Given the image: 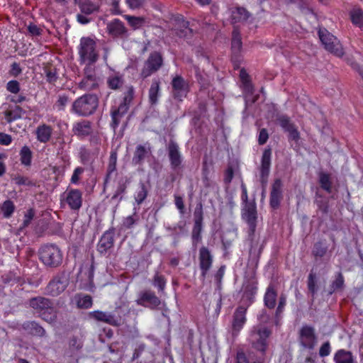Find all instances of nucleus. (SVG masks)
Wrapping results in <instances>:
<instances>
[{
    "mask_svg": "<svg viewBox=\"0 0 363 363\" xmlns=\"http://www.w3.org/2000/svg\"><path fill=\"white\" fill-rule=\"evenodd\" d=\"M34 216H35V212H34L33 209L30 208L26 211V213L24 215V218H23V227H27L30 224V223L33 220Z\"/></svg>",
    "mask_w": 363,
    "mask_h": 363,
    "instance_id": "nucleus-51",
    "label": "nucleus"
},
{
    "mask_svg": "<svg viewBox=\"0 0 363 363\" xmlns=\"http://www.w3.org/2000/svg\"><path fill=\"white\" fill-rule=\"evenodd\" d=\"M319 182L322 189L327 192L330 193L332 189V182L328 174L321 172L319 175Z\"/></svg>",
    "mask_w": 363,
    "mask_h": 363,
    "instance_id": "nucleus-39",
    "label": "nucleus"
},
{
    "mask_svg": "<svg viewBox=\"0 0 363 363\" xmlns=\"http://www.w3.org/2000/svg\"><path fill=\"white\" fill-rule=\"evenodd\" d=\"M53 132L52 126L45 123L39 125L35 130V135L38 141L46 143L51 139Z\"/></svg>",
    "mask_w": 363,
    "mask_h": 363,
    "instance_id": "nucleus-22",
    "label": "nucleus"
},
{
    "mask_svg": "<svg viewBox=\"0 0 363 363\" xmlns=\"http://www.w3.org/2000/svg\"><path fill=\"white\" fill-rule=\"evenodd\" d=\"M135 222V220L134 218L132 216H130L125 219L123 224L126 228H129L133 225Z\"/></svg>",
    "mask_w": 363,
    "mask_h": 363,
    "instance_id": "nucleus-64",
    "label": "nucleus"
},
{
    "mask_svg": "<svg viewBox=\"0 0 363 363\" xmlns=\"http://www.w3.org/2000/svg\"><path fill=\"white\" fill-rule=\"evenodd\" d=\"M162 65V57L159 52L151 53L146 60L144 67L141 71L143 78L150 76L152 73L157 71Z\"/></svg>",
    "mask_w": 363,
    "mask_h": 363,
    "instance_id": "nucleus-8",
    "label": "nucleus"
},
{
    "mask_svg": "<svg viewBox=\"0 0 363 363\" xmlns=\"http://www.w3.org/2000/svg\"><path fill=\"white\" fill-rule=\"evenodd\" d=\"M113 238L109 235L104 234L99 242L98 250L101 253H104L113 246Z\"/></svg>",
    "mask_w": 363,
    "mask_h": 363,
    "instance_id": "nucleus-33",
    "label": "nucleus"
},
{
    "mask_svg": "<svg viewBox=\"0 0 363 363\" xmlns=\"http://www.w3.org/2000/svg\"><path fill=\"white\" fill-rule=\"evenodd\" d=\"M123 18L128 21L129 26L132 27L134 30L139 29L146 22L145 18L142 16L124 15Z\"/></svg>",
    "mask_w": 363,
    "mask_h": 363,
    "instance_id": "nucleus-31",
    "label": "nucleus"
},
{
    "mask_svg": "<svg viewBox=\"0 0 363 363\" xmlns=\"http://www.w3.org/2000/svg\"><path fill=\"white\" fill-rule=\"evenodd\" d=\"M319 38L325 49L338 57H342L344 49L340 40L325 28H320L318 30Z\"/></svg>",
    "mask_w": 363,
    "mask_h": 363,
    "instance_id": "nucleus-5",
    "label": "nucleus"
},
{
    "mask_svg": "<svg viewBox=\"0 0 363 363\" xmlns=\"http://www.w3.org/2000/svg\"><path fill=\"white\" fill-rule=\"evenodd\" d=\"M138 305L145 306V303H148L150 306L155 308L160 304V299L151 291H145L141 293L140 298L136 301Z\"/></svg>",
    "mask_w": 363,
    "mask_h": 363,
    "instance_id": "nucleus-24",
    "label": "nucleus"
},
{
    "mask_svg": "<svg viewBox=\"0 0 363 363\" xmlns=\"http://www.w3.org/2000/svg\"><path fill=\"white\" fill-rule=\"evenodd\" d=\"M68 284L69 280L67 277H56L48 285V293L53 296H58L66 289Z\"/></svg>",
    "mask_w": 363,
    "mask_h": 363,
    "instance_id": "nucleus-12",
    "label": "nucleus"
},
{
    "mask_svg": "<svg viewBox=\"0 0 363 363\" xmlns=\"http://www.w3.org/2000/svg\"><path fill=\"white\" fill-rule=\"evenodd\" d=\"M282 182L279 179H277L272 186V191L270 193V206L273 208H277L279 206L280 201L282 199Z\"/></svg>",
    "mask_w": 363,
    "mask_h": 363,
    "instance_id": "nucleus-14",
    "label": "nucleus"
},
{
    "mask_svg": "<svg viewBox=\"0 0 363 363\" xmlns=\"http://www.w3.org/2000/svg\"><path fill=\"white\" fill-rule=\"evenodd\" d=\"M40 259L50 267H57L62 262V253L60 248L54 245L43 246L39 251Z\"/></svg>",
    "mask_w": 363,
    "mask_h": 363,
    "instance_id": "nucleus-4",
    "label": "nucleus"
},
{
    "mask_svg": "<svg viewBox=\"0 0 363 363\" xmlns=\"http://www.w3.org/2000/svg\"><path fill=\"white\" fill-rule=\"evenodd\" d=\"M242 217L249 227V235L252 236L257 227V214L255 203H245L242 208Z\"/></svg>",
    "mask_w": 363,
    "mask_h": 363,
    "instance_id": "nucleus-6",
    "label": "nucleus"
},
{
    "mask_svg": "<svg viewBox=\"0 0 363 363\" xmlns=\"http://www.w3.org/2000/svg\"><path fill=\"white\" fill-rule=\"evenodd\" d=\"M286 132L289 133L290 139L294 140L295 141L298 140L299 133H298L297 128L295 127V125L292 128L287 130Z\"/></svg>",
    "mask_w": 363,
    "mask_h": 363,
    "instance_id": "nucleus-61",
    "label": "nucleus"
},
{
    "mask_svg": "<svg viewBox=\"0 0 363 363\" xmlns=\"http://www.w3.org/2000/svg\"><path fill=\"white\" fill-rule=\"evenodd\" d=\"M28 30L33 36H38L41 34L42 30L35 24H30Z\"/></svg>",
    "mask_w": 363,
    "mask_h": 363,
    "instance_id": "nucleus-55",
    "label": "nucleus"
},
{
    "mask_svg": "<svg viewBox=\"0 0 363 363\" xmlns=\"http://www.w3.org/2000/svg\"><path fill=\"white\" fill-rule=\"evenodd\" d=\"M236 363H262L259 361H255L253 362H250L249 359L247 358L245 353L242 352H239L237 354L236 357Z\"/></svg>",
    "mask_w": 363,
    "mask_h": 363,
    "instance_id": "nucleus-53",
    "label": "nucleus"
},
{
    "mask_svg": "<svg viewBox=\"0 0 363 363\" xmlns=\"http://www.w3.org/2000/svg\"><path fill=\"white\" fill-rule=\"evenodd\" d=\"M125 3L130 9H138L143 6L145 0H125Z\"/></svg>",
    "mask_w": 363,
    "mask_h": 363,
    "instance_id": "nucleus-46",
    "label": "nucleus"
},
{
    "mask_svg": "<svg viewBox=\"0 0 363 363\" xmlns=\"http://www.w3.org/2000/svg\"><path fill=\"white\" fill-rule=\"evenodd\" d=\"M242 48L241 37L239 32L235 30L233 33L232 50L234 53H238Z\"/></svg>",
    "mask_w": 363,
    "mask_h": 363,
    "instance_id": "nucleus-40",
    "label": "nucleus"
},
{
    "mask_svg": "<svg viewBox=\"0 0 363 363\" xmlns=\"http://www.w3.org/2000/svg\"><path fill=\"white\" fill-rule=\"evenodd\" d=\"M330 345L329 342H326L322 345L319 350V354L320 357H326L328 356L330 353Z\"/></svg>",
    "mask_w": 363,
    "mask_h": 363,
    "instance_id": "nucleus-52",
    "label": "nucleus"
},
{
    "mask_svg": "<svg viewBox=\"0 0 363 363\" xmlns=\"http://www.w3.org/2000/svg\"><path fill=\"white\" fill-rule=\"evenodd\" d=\"M84 171V168H82L81 167H77L74 170V172L71 177V183L74 184H78L79 181L80 179V176L83 174Z\"/></svg>",
    "mask_w": 363,
    "mask_h": 363,
    "instance_id": "nucleus-48",
    "label": "nucleus"
},
{
    "mask_svg": "<svg viewBox=\"0 0 363 363\" xmlns=\"http://www.w3.org/2000/svg\"><path fill=\"white\" fill-rule=\"evenodd\" d=\"M74 301L79 308H89L92 306L91 296L86 294H77L74 296Z\"/></svg>",
    "mask_w": 363,
    "mask_h": 363,
    "instance_id": "nucleus-30",
    "label": "nucleus"
},
{
    "mask_svg": "<svg viewBox=\"0 0 363 363\" xmlns=\"http://www.w3.org/2000/svg\"><path fill=\"white\" fill-rule=\"evenodd\" d=\"M277 121L279 124L283 129H284L285 131L289 130L294 126V125L291 122L289 118L286 116H279L277 118Z\"/></svg>",
    "mask_w": 363,
    "mask_h": 363,
    "instance_id": "nucleus-43",
    "label": "nucleus"
},
{
    "mask_svg": "<svg viewBox=\"0 0 363 363\" xmlns=\"http://www.w3.org/2000/svg\"><path fill=\"white\" fill-rule=\"evenodd\" d=\"M169 23L173 33L180 38H185L191 33L188 22L182 16H173Z\"/></svg>",
    "mask_w": 363,
    "mask_h": 363,
    "instance_id": "nucleus-7",
    "label": "nucleus"
},
{
    "mask_svg": "<svg viewBox=\"0 0 363 363\" xmlns=\"http://www.w3.org/2000/svg\"><path fill=\"white\" fill-rule=\"evenodd\" d=\"M62 201L74 211H78L82 205V193L79 189H67L62 195Z\"/></svg>",
    "mask_w": 363,
    "mask_h": 363,
    "instance_id": "nucleus-10",
    "label": "nucleus"
},
{
    "mask_svg": "<svg viewBox=\"0 0 363 363\" xmlns=\"http://www.w3.org/2000/svg\"><path fill=\"white\" fill-rule=\"evenodd\" d=\"M7 90L13 94H17L20 90L19 83L16 80L9 81L6 84Z\"/></svg>",
    "mask_w": 363,
    "mask_h": 363,
    "instance_id": "nucleus-47",
    "label": "nucleus"
},
{
    "mask_svg": "<svg viewBox=\"0 0 363 363\" xmlns=\"http://www.w3.org/2000/svg\"><path fill=\"white\" fill-rule=\"evenodd\" d=\"M271 332L267 328L259 329L253 335V338L256 342H254L255 347L264 352L267 348V339Z\"/></svg>",
    "mask_w": 363,
    "mask_h": 363,
    "instance_id": "nucleus-18",
    "label": "nucleus"
},
{
    "mask_svg": "<svg viewBox=\"0 0 363 363\" xmlns=\"http://www.w3.org/2000/svg\"><path fill=\"white\" fill-rule=\"evenodd\" d=\"M172 85L173 94L175 98L181 99V98L186 95L188 92V84L182 77H175L172 79Z\"/></svg>",
    "mask_w": 363,
    "mask_h": 363,
    "instance_id": "nucleus-16",
    "label": "nucleus"
},
{
    "mask_svg": "<svg viewBox=\"0 0 363 363\" xmlns=\"http://www.w3.org/2000/svg\"><path fill=\"white\" fill-rule=\"evenodd\" d=\"M32 152L29 147L25 145L20 151V160L22 164L29 166L31 163Z\"/></svg>",
    "mask_w": 363,
    "mask_h": 363,
    "instance_id": "nucleus-36",
    "label": "nucleus"
},
{
    "mask_svg": "<svg viewBox=\"0 0 363 363\" xmlns=\"http://www.w3.org/2000/svg\"><path fill=\"white\" fill-rule=\"evenodd\" d=\"M335 363H354V357L350 351L341 349L337 350L333 357Z\"/></svg>",
    "mask_w": 363,
    "mask_h": 363,
    "instance_id": "nucleus-27",
    "label": "nucleus"
},
{
    "mask_svg": "<svg viewBox=\"0 0 363 363\" xmlns=\"http://www.w3.org/2000/svg\"><path fill=\"white\" fill-rule=\"evenodd\" d=\"M127 107L125 104L121 105L118 108L116 111H114L112 113L111 118H112V127L113 129H116L119 123H120V118H121L123 113L126 111Z\"/></svg>",
    "mask_w": 363,
    "mask_h": 363,
    "instance_id": "nucleus-37",
    "label": "nucleus"
},
{
    "mask_svg": "<svg viewBox=\"0 0 363 363\" xmlns=\"http://www.w3.org/2000/svg\"><path fill=\"white\" fill-rule=\"evenodd\" d=\"M77 49L81 64H86V67H89L97 62L99 55L96 49V42L93 38L82 37Z\"/></svg>",
    "mask_w": 363,
    "mask_h": 363,
    "instance_id": "nucleus-1",
    "label": "nucleus"
},
{
    "mask_svg": "<svg viewBox=\"0 0 363 363\" xmlns=\"http://www.w3.org/2000/svg\"><path fill=\"white\" fill-rule=\"evenodd\" d=\"M27 328L35 335L43 336L45 334V330L35 322L28 323Z\"/></svg>",
    "mask_w": 363,
    "mask_h": 363,
    "instance_id": "nucleus-41",
    "label": "nucleus"
},
{
    "mask_svg": "<svg viewBox=\"0 0 363 363\" xmlns=\"http://www.w3.org/2000/svg\"><path fill=\"white\" fill-rule=\"evenodd\" d=\"M299 342L303 347L313 350L317 342L315 329L309 325H303L299 331Z\"/></svg>",
    "mask_w": 363,
    "mask_h": 363,
    "instance_id": "nucleus-9",
    "label": "nucleus"
},
{
    "mask_svg": "<svg viewBox=\"0 0 363 363\" xmlns=\"http://www.w3.org/2000/svg\"><path fill=\"white\" fill-rule=\"evenodd\" d=\"M107 83L109 88L116 89L123 85V79L121 75L113 74L108 78Z\"/></svg>",
    "mask_w": 363,
    "mask_h": 363,
    "instance_id": "nucleus-38",
    "label": "nucleus"
},
{
    "mask_svg": "<svg viewBox=\"0 0 363 363\" xmlns=\"http://www.w3.org/2000/svg\"><path fill=\"white\" fill-rule=\"evenodd\" d=\"M68 102V97L67 96H60L56 103L57 106L60 110H62Z\"/></svg>",
    "mask_w": 363,
    "mask_h": 363,
    "instance_id": "nucleus-58",
    "label": "nucleus"
},
{
    "mask_svg": "<svg viewBox=\"0 0 363 363\" xmlns=\"http://www.w3.org/2000/svg\"><path fill=\"white\" fill-rule=\"evenodd\" d=\"M246 311L247 308L244 306H239L235 310L232 323L233 330L234 332L238 333L245 325L246 322Z\"/></svg>",
    "mask_w": 363,
    "mask_h": 363,
    "instance_id": "nucleus-21",
    "label": "nucleus"
},
{
    "mask_svg": "<svg viewBox=\"0 0 363 363\" xmlns=\"http://www.w3.org/2000/svg\"><path fill=\"white\" fill-rule=\"evenodd\" d=\"M153 284L155 286L157 287L160 291H164L166 285L164 277L157 273L154 277Z\"/></svg>",
    "mask_w": 363,
    "mask_h": 363,
    "instance_id": "nucleus-44",
    "label": "nucleus"
},
{
    "mask_svg": "<svg viewBox=\"0 0 363 363\" xmlns=\"http://www.w3.org/2000/svg\"><path fill=\"white\" fill-rule=\"evenodd\" d=\"M98 106V98L94 94H84L76 99L73 104L72 111L81 116L92 114Z\"/></svg>",
    "mask_w": 363,
    "mask_h": 363,
    "instance_id": "nucleus-2",
    "label": "nucleus"
},
{
    "mask_svg": "<svg viewBox=\"0 0 363 363\" xmlns=\"http://www.w3.org/2000/svg\"><path fill=\"white\" fill-rule=\"evenodd\" d=\"M174 203L177 208L179 210L181 213H184V205L183 202V199L179 196H174Z\"/></svg>",
    "mask_w": 363,
    "mask_h": 363,
    "instance_id": "nucleus-60",
    "label": "nucleus"
},
{
    "mask_svg": "<svg viewBox=\"0 0 363 363\" xmlns=\"http://www.w3.org/2000/svg\"><path fill=\"white\" fill-rule=\"evenodd\" d=\"M89 316L97 321L104 322L110 325H116V320L113 314L101 311H94L89 313Z\"/></svg>",
    "mask_w": 363,
    "mask_h": 363,
    "instance_id": "nucleus-26",
    "label": "nucleus"
},
{
    "mask_svg": "<svg viewBox=\"0 0 363 363\" xmlns=\"http://www.w3.org/2000/svg\"><path fill=\"white\" fill-rule=\"evenodd\" d=\"M199 262L201 274L203 277H205L212 264V256L209 250L205 247H202L199 250Z\"/></svg>",
    "mask_w": 363,
    "mask_h": 363,
    "instance_id": "nucleus-20",
    "label": "nucleus"
},
{
    "mask_svg": "<svg viewBox=\"0 0 363 363\" xmlns=\"http://www.w3.org/2000/svg\"><path fill=\"white\" fill-rule=\"evenodd\" d=\"M352 23L359 28H363V11L359 8H354L350 13Z\"/></svg>",
    "mask_w": 363,
    "mask_h": 363,
    "instance_id": "nucleus-34",
    "label": "nucleus"
},
{
    "mask_svg": "<svg viewBox=\"0 0 363 363\" xmlns=\"http://www.w3.org/2000/svg\"><path fill=\"white\" fill-rule=\"evenodd\" d=\"M168 153L172 167L176 168L179 167L182 162V158L179 151V147L176 143H171L169 144Z\"/></svg>",
    "mask_w": 363,
    "mask_h": 363,
    "instance_id": "nucleus-25",
    "label": "nucleus"
},
{
    "mask_svg": "<svg viewBox=\"0 0 363 363\" xmlns=\"http://www.w3.org/2000/svg\"><path fill=\"white\" fill-rule=\"evenodd\" d=\"M84 77L79 83V87L86 91L96 89L99 86L100 79L91 66L84 68Z\"/></svg>",
    "mask_w": 363,
    "mask_h": 363,
    "instance_id": "nucleus-11",
    "label": "nucleus"
},
{
    "mask_svg": "<svg viewBox=\"0 0 363 363\" xmlns=\"http://www.w3.org/2000/svg\"><path fill=\"white\" fill-rule=\"evenodd\" d=\"M269 135L266 129L263 128L259 131L258 142L260 145H264L268 140Z\"/></svg>",
    "mask_w": 363,
    "mask_h": 363,
    "instance_id": "nucleus-56",
    "label": "nucleus"
},
{
    "mask_svg": "<svg viewBox=\"0 0 363 363\" xmlns=\"http://www.w3.org/2000/svg\"><path fill=\"white\" fill-rule=\"evenodd\" d=\"M30 306L45 321L52 323L56 319V312L52 302L46 298L38 296L30 300Z\"/></svg>",
    "mask_w": 363,
    "mask_h": 363,
    "instance_id": "nucleus-3",
    "label": "nucleus"
},
{
    "mask_svg": "<svg viewBox=\"0 0 363 363\" xmlns=\"http://www.w3.org/2000/svg\"><path fill=\"white\" fill-rule=\"evenodd\" d=\"M12 142V138L10 135L0 133V144L3 145H9Z\"/></svg>",
    "mask_w": 363,
    "mask_h": 363,
    "instance_id": "nucleus-54",
    "label": "nucleus"
},
{
    "mask_svg": "<svg viewBox=\"0 0 363 363\" xmlns=\"http://www.w3.org/2000/svg\"><path fill=\"white\" fill-rule=\"evenodd\" d=\"M147 196V190L144 184H142L140 189L135 192V199L138 204L142 203Z\"/></svg>",
    "mask_w": 363,
    "mask_h": 363,
    "instance_id": "nucleus-42",
    "label": "nucleus"
},
{
    "mask_svg": "<svg viewBox=\"0 0 363 363\" xmlns=\"http://www.w3.org/2000/svg\"><path fill=\"white\" fill-rule=\"evenodd\" d=\"M202 230V222H194V228L192 230V238L198 240L200 238V233Z\"/></svg>",
    "mask_w": 363,
    "mask_h": 363,
    "instance_id": "nucleus-49",
    "label": "nucleus"
},
{
    "mask_svg": "<svg viewBox=\"0 0 363 363\" xmlns=\"http://www.w3.org/2000/svg\"><path fill=\"white\" fill-rule=\"evenodd\" d=\"M277 293L273 285H269L264 294V305L272 309L275 307Z\"/></svg>",
    "mask_w": 363,
    "mask_h": 363,
    "instance_id": "nucleus-28",
    "label": "nucleus"
},
{
    "mask_svg": "<svg viewBox=\"0 0 363 363\" xmlns=\"http://www.w3.org/2000/svg\"><path fill=\"white\" fill-rule=\"evenodd\" d=\"M326 252V249L320 247V246H315L314 250H313V255L315 256V257H323L325 255Z\"/></svg>",
    "mask_w": 363,
    "mask_h": 363,
    "instance_id": "nucleus-62",
    "label": "nucleus"
},
{
    "mask_svg": "<svg viewBox=\"0 0 363 363\" xmlns=\"http://www.w3.org/2000/svg\"><path fill=\"white\" fill-rule=\"evenodd\" d=\"M160 93V82L157 80H153L149 89V101L152 105L157 103Z\"/></svg>",
    "mask_w": 363,
    "mask_h": 363,
    "instance_id": "nucleus-32",
    "label": "nucleus"
},
{
    "mask_svg": "<svg viewBox=\"0 0 363 363\" xmlns=\"http://www.w3.org/2000/svg\"><path fill=\"white\" fill-rule=\"evenodd\" d=\"M79 5L82 12L85 14H91L98 9V6L91 0H79Z\"/></svg>",
    "mask_w": 363,
    "mask_h": 363,
    "instance_id": "nucleus-35",
    "label": "nucleus"
},
{
    "mask_svg": "<svg viewBox=\"0 0 363 363\" xmlns=\"http://www.w3.org/2000/svg\"><path fill=\"white\" fill-rule=\"evenodd\" d=\"M107 30L113 37H124L128 33L124 23L118 18L113 19L107 24Z\"/></svg>",
    "mask_w": 363,
    "mask_h": 363,
    "instance_id": "nucleus-15",
    "label": "nucleus"
},
{
    "mask_svg": "<svg viewBox=\"0 0 363 363\" xmlns=\"http://www.w3.org/2000/svg\"><path fill=\"white\" fill-rule=\"evenodd\" d=\"M13 179L15 184L18 186H30L32 184L30 180L26 177L18 175L16 176Z\"/></svg>",
    "mask_w": 363,
    "mask_h": 363,
    "instance_id": "nucleus-45",
    "label": "nucleus"
},
{
    "mask_svg": "<svg viewBox=\"0 0 363 363\" xmlns=\"http://www.w3.org/2000/svg\"><path fill=\"white\" fill-rule=\"evenodd\" d=\"M2 114L6 121L10 123L21 118L23 109L17 105H4V110Z\"/></svg>",
    "mask_w": 363,
    "mask_h": 363,
    "instance_id": "nucleus-17",
    "label": "nucleus"
},
{
    "mask_svg": "<svg viewBox=\"0 0 363 363\" xmlns=\"http://www.w3.org/2000/svg\"><path fill=\"white\" fill-rule=\"evenodd\" d=\"M151 152V147L149 143L137 145L134 152L133 162L135 164H141Z\"/></svg>",
    "mask_w": 363,
    "mask_h": 363,
    "instance_id": "nucleus-23",
    "label": "nucleus"
},
{
    "mask_svg": "<svg viewBox=\"0 0 363 363\" xmlns=\"http://www.w3.org/2000/svg\"><path fill=\"white\" fill-rule=\"evenodd\" d=\"M231 16L233 22L237 23L247 21L250 14L245 9L238 7L232 11Z\"/></svg>",
    "mask_w": 363,
    "mask_h": 363,
    "instance_id": "nucleus-29",
    "label": "nucleus"
},
{
    "mask_svg": "<svg viewBox=\"0 0 363 363\" xmlns=\"http://www.w3.org/2000/svg\"><path fill=\"white\" fill-rule=\"evenodd\" d=\"M233 177V170L231 168H228L225 173V182L230 183Z\"/></svg>",
    "mask_w": 363,
    "mask_h": 363,
    "instance_id": "nucleus-63",
    "label": "nucleus"
},
{
    "mask_svg": "<svg viewBox=\"0 0 363 363\" xmlns=\"http://www.w3.org/2000/svg\"><path fill=\"white\" fill-rule=\"evenodd\" d=\"M203 206L201 203H199L194 211V222H203Z\"/></svg>",
    "mask_w": 363,
    "mask_h": 363,
    "instance_id": "nucleus-50",
    "label": "nucleus"
},
{
    "mask_svg": "<svg viewBox=\"0 0 363 363\" xmlns=\"http://www.w3.org/2000/svg\"><path fill=\"white\" fill-rule=\"evenodd\" d=\"M271 156L272 150L269 148L266 149L262 154L260 167L261 182L262 183L267 182V177L269 174Z\"/></svg>",
    "mask_w": 363,
    "mask_h": 363,
    "instance_id": "nucleus-19",
    "label": "nucleus"
},
{
    "mask_svg": "<svg viewBox=\"0 0 363 363\" xmlns=\"http://www.w3.org/2000/svg\"><path fill=\"white\" fill-rule=\"evenodd\" d=\"M72 132L79 138L90 135L93 132L91 123L86 120H82L73 124Z\"/></svg>",
    "mask_w": 363,
    "mask_h": 363,
    "instance_id": "nucleus-13",
    "label": "nucleus"
},
{
    "mask_svg": "<svg viewBox=\"0 0 363 363\" xmlns=\"http://www.w3.org/2000/svg\"><path fill=\"white\" fill-rule=\"evenodd\" d=\"M286 303V298L284 295H281L279 298V305L277 308V315L282 313Z\"/></svg>",
    "mask_w": 363,
    "mask_h": 363,
    "instance_id": "nucleus-59",
    "label": "nucleus"
},
{
    "mask_svg": "<svg viewBox=\"0 0 363 363\" xmlns=\"http://www.w3.org/2000/svg\"><path fill=\"white\" fill-rule=\"evenodd\" d=\"M308 287L312 294L315 292V276L313 274H310L308 276Z\"/></svg>",
    "mask_w": 363,
    "mask_h": 363,
    "instance_id": "nucleus-57",
    "label": "nucleus"
}]
</instances>
